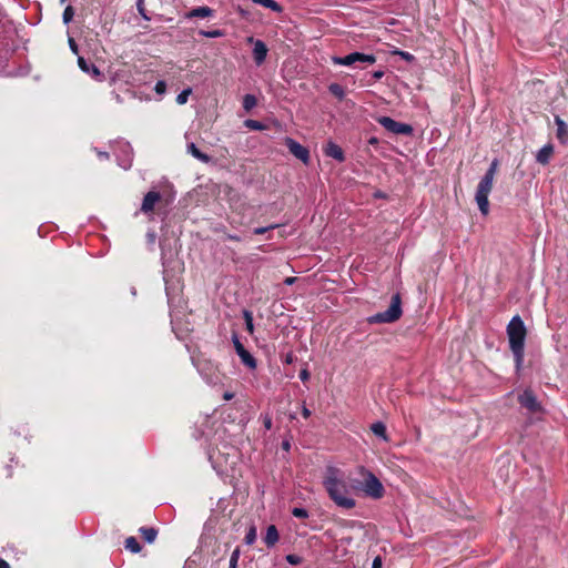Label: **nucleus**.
I'll return each mask as SVG.
<instances>
[{
    "label": "nucleus",
    "instance_id": "0eeeda50",
    "mask_svg": "<svg viewBox=\"0 0 568 568\" xmlns=\"http://www.w3.org/2000/svg\"><path fill=\"white\" fill-rule=\"evenodd\" d=\"M378 123L388 132H392L394 134L398 135H412L414 132V129L410 124L403 123L395 121L394 119L389 116H381L378 119Z\"/></svg>",
    "mask_w": 568,
    "mask_h": 568
},
{
    "label": "nucleus",
    "instance_id": "58836bf2",
    "mask_svg": "<svg viewBox=\"0 0 568 568\" xmlns=\"http://www.w3.org/2000/svg\"><path fill=\"white\" fill-rule=\"evenodd\" d=\"M275 225H271L268 227H257L254 230V234H264L266 231L274 229Z\"/></svg>",
    "mask_w": 568,
    "mask_h": 568
},
{
    "label": "nucleus",
    "instance_id": "f8f14e48",
    "mask_svg": "<svg viewBox=\"0 0 568 568\" xmlns=\"http://www.w3.org/2000/svg\"><path fill=\"white\" fill-rule=\"evenodd\" d=\"M267 47L262 40H256L253 48V58L257 65H261L267 55Z\"/></svg>",
    "mask_w": 568,
    "mask_h": 568
},
{
    "label": "nucleus",
    "instance_id": "dca6fc26",
    "mask_svg": "<svg viewBox=\"0 0 568 568\" xmlns=\"http://www.w3.org/2000/svg\"><path fill=\"white\" fill-rule=\"evenodd\" d=\"M213 13H214L213 9H211L210 7L203 6V7H197V8H194L192 10H190L186 13V18H189V19H192V18H207V17L213 16Z\"/></svg>",
    "mask_w": 568,
    "mask_h": 568
},
{
    "label": "nucleus",
    "instance_id": "aec40b11",
    "mask_svg": "<svg viewBox=\"0 0 568 568\" xmlns=\"http://www.w3.org/2000/svg\"><path fill=\"white\" fill-rule=\"evenodd\" d=\"M187 150L195 159L204 163H207L211 160V158L207 154L203 153L194 143H190L187 145Z\"/></svg>",
    "mask_w": 568,
    "mask_h": 568
},
{
    "label": "nucleus",
    "instance_id": "79ce46f5",
    "mask_svg": "<svg viewBox=\"0 0 568 568\" xmlns=\"http://www.w3.org/2000/svg\"><path fill=\"white\" fill-rule=\"evenodd\" d=\"M382 567V559L379 557H376L373 561L372 568H381Z\"/></svg>",
    "mask_w": 568,
    "mask_h": 568
},
{
    "label": "nucleus",
    "instance_id": "6ab92c4d",
    "mask_svg": "<svg viewBox=\"0 0 568 568\" xmlns=\"http://www.w3.org/2000/svg\"><path fill=\"white\" fill-rule=\"evenodd\" d=\"M371 430L373 432L374 435L381 437L383 440H385V442L389 440L387 432H386V426L382 422L372 424Z\"/></svg>",
    "mask_w": 568,
    "mask_h": 568
},
{
    "label": "nucleus",
    "instance_id": "f03ea898",
    "mask_svg": "<svg viewBox=\"0 0 568 568\" xmlns=\"http://www.w3.org/2000/svg\"><path fill=\"white\" fill-rule=\"evenodd\" d=\"M509 347L514 354L516 366L519 369L524 362L525 339L527 336L526 326L520 316H514L507 325Z\"/></svg>",
    "mask_w": 568,
    "mask_h": 568
},
{
    "label": "nucleus",
    "instance_id": "20e7f679",
    "mask_svg": "<svg viewBox=\"0 0 568 568\" xmlns=\"http://www.w3.org/2000/svg\"><path fill=\"white\" fill-rule=\"evenodd\" d=\"M402 301L399 294L392 297L389 307L369 318L371 323H393L402 316Z\"/></svg>",
    "mask_w": 568,
    "mask_h": 568
},
{
    "label": "nucleus",
    "instance_id": "5fc2aeb1",
    "mask_svg": "<svg viewBox=\"0 0 568 568\" xmlns=\"http://www.w3.org/2000/svg\"><path fill=\"white\" fill-rule=\"evenodd\" d=\"M403 55L405 57V59H409L412 57L409 53H403Z\"/></svg>",
    "mask_w": 568,
    "mask_h": 568
},
{
    "label": "nucleus",
    "instance_id": "864d4df0",
    "mask_svg": "<svg viewBox=\"0 0 568 568\" xmlns=\"http://www.w3.org/2000/svg\"><path fill=\"white\" fill-rule=\"evenodd\" d=\"M283 447H284V449H286V450H287V449L290 448V444H288V443H284V444H283Z\"/></svg>",
    "mask_w": 568,
    "mask_h": 568
},
{
    "label": "nucleus",
    "instance_id": "f704fd0d",
    "mask_svg": "<svg viewBox=\"0 0 568 568\" xmlns=\"http://www.w3.org/2000/svg\"><path fill=\"white\" fill-rule=\"evenodd\" d=\"M292 514L297 518H305L307 517V511L303 508H294Z\"/></svg>",
    "mask_w": 568,
    "mask_h": 568
},
{
    "label": "nucleus",
    "instance_id": "3c124183",
    "mask_svg": "<svg viewBox=\"0 0 568 568\" xmlns=\"http://www.w3.org/2000/svg\"><path fill=\"white\" fill-rule=\"evenodd\" d=\"M227 239H229V240H232V241H240V237H239V236H236V235H231V234H229V235H227Z\"/></svg>",
    "mask_w": 568,
    "mask_h": 568
},
{
    "label": "nucleus",
    "instance_id": "7c9ffc66",
    "mask_svg": "<svg viewBox=\"0 0 568 568\" xmlns=\"http://www.w3.org/2000/svg\"><path fill=\"white\" fill-rule=\"evenodd\" d=\"M240 548H235L231 555L230 559V568H237V562L240 559Z\"/></svg>",
    "mask_w": 568,
    "mask_h": 568
},
{
    "label": "nucleus",
    "instance_id": "e433bc0d",
    "mask_svg": "<svg viewBox=\"0 0 568 568\" xmlns=\"http://www.w3.org/2000/svg\"><path fill=\"white\" fill-rule=\"evenodd\" d=\"M202 34L207 37V38H219V37L222 36V31L213 30V31H209V32H202Z\"/></svg>",
    "mask_w": 568,
    "mask_h": 568
},
{
    "label": "nucleus",
    "instance_id": "4468645a",
    "mask_svg": "<svg viewBox=\"0 0 568 568\" xmlns=\"http://www.w3.org/2000/svg\"><path fill=\"white\" fill-rule=\"evenodd\" d=\"M78 65L83 72L90 74L94 79H100V77H102L99 68L93 63H89L83 57L78 58Z\"/></svg>",
    "mask_w": 568,
    "mask_h": 568
},
{
    "label": "nucleus",
    "instance_id": "cd10ccee",
    "mask_svg": "<svg viewBox=\"0 0 568 568\" xmlns=\"http://www.w3.org/2000/svg\"><path fill=\"white\" fill-rule=\"evenodd\" d=\"M74 17V9L71 7V6H68L64 11H63V14H62V19H63V22L65 24H68L69 22H71V20L73 19Z\"/></svg>",
    "mask_w": 568,
    "mask_h": 568
},
{
    "label": "nucleus",
    "instance_id": "6e6552de",
    "mask_svg": "<svg viewBox=\"0 0 568 568\" xmlns=\"http://www.w3.org/2000/svg\"><path fill=\"white\" fill-rule=\"evenodd\" d=\"M518 402L531 413H539L542 410L540 403L531 389H525L518 396Z\"/></svg>",
    "mask_w": 568,
    "mask_h": 568
},
{
    "label": "nucleus",
    "instance_id": "4be33fe9",
    "mask_svg": "<svg viewBox=\"0 0 568 568\" xmlns=\"http://www.w3.org/2000/svg\"><path fill=\"white\" fill-rule=\"evenodd\" d=\"M257 104V99L253 94H245L243 98V109L250 112Z\"/></svg>",
    "mask_w": 568,
    "mask_h": 568
},
{
    "label": "nucleus",
    "instance_id": "423d86ee",
    "mask_svg": "<svg viewBox=\"0 0 568 568\" xmlns=\"http://www.w3.org/2000/svg\"><path fill=\"white\" fill-rule=\"evenodd\" d=\"M493 190V180H481L477 186L475 193V201L478 205V209L483 215H488L489 213V202L488 195Z\"/></svg>",
    "mask_w": 568,
    "mask_h": 568
},
{
    "label": "nucleus",
    "instance_id": "72a5a7b5",
    "mask_svg": "<svg viewBox=\"0 0 568 568\" xmlns=\"http://www.w3.org/2000/svg\"><path fill=\"white\" fill-rule=\"evenodd\" d=\"M497 165H498V162L496 160H494L484 178H493L494 174L496 173Z\"/></svg>",
    "mask_w": 568,
    "mask_h": 568
},
{
    "label": "nucleus",
    "instance_id": "8fccbe9b",
    "mask_svg": "<svg viewBox=\"0 0 568 568\" xmlns=\"http://www.w3.org/2000/svg\"><path fill=\"white\" fill-rule=\"evenodd\" d=\"M233 396H234V395H233L232 393H225V394L223 395V398H224L225 400H230V399H232V398H233Z\"/></svg>",
    "mask_w": 568,
    "mask_h": 568
},
{
    "label": "nucleus",
    "instance_id": "ea45409f",
    "mask_svg": "<svg viewBox=\"0 0 568 568\" xmlns=\"http://www.w3.org/2000/svg\"><path fill=\"white\" fill-rule=\"evenodd\" d=\"M300 378L304 382H306L310 378V373H308L307 368H304L301 371Z\"/></svg>",
    "mask_w": 568,
    "mask_h": 568
},
{
    "label": "nucleus",
    "instance_id": "f3484780",
    "mask_svg": "<svg viewBox=\"0 0 568 568\" xmlns=\"http://www.w3.org/2000/svg\"><path fill=\"white\" fill-rule=\"evenodd\" d=\"M554 154V146L552 144L548 143L544 145L537 153V161L540 164H547L550 160V158Z\"/></svg>",
    "mask_w": 568,
    "mask_h": 568
},
{
    "label": "nucleus",
    "instance_id": "37998d69",
    "mask_svg": "<svg viewBox=\"0 0 568 568\" xmlns=\"http://www.w3.org/2000/svg\"><path fill=\"white\" fill-rule=\"evenodd\" d=\"M302 415L304 418H308L311 416V410L306 406H303Z\"/></svg>",
    "mask_w": 568,
    "mask_h": 568
},
{
    "label": "nucleus",
    "instance_id": "9b49d317",
    "mask_svg": "<svg viewBox=\"0 0 568 568\" xmlns=\"http://www.w3.org/2000/svg\"><path fill=\"white\" fill-rule=\"evenodd\" d=\"M554 120L557 126L556 138L561 144H568V124L559 115H555Z\"/></svg>",
    "mask_w": 568,
    "mask_h": 568
},
{
    "label": "nucleus",
    "instance_id": "2eb2a0df",
    "mask_svg": "<svg viewBox=\"0 0 568 568\" xmlns=\"http://www.w3.org/2000/svg\"><path fill=\"white\" fill-rule=\"evenodd\" d=\"M325 155L333 158L337 161L344 160V152L339 145L333 142H328L324 148Z\"/></svg>",
    "mask_w": 568,
    "mask_h": 568
},
{
    "label": "nucleus",
    "instance_id": "a211bd4d",
    "mask_svg": "<svg viewBox=\"0 0 568 568\" xmlns=\"http://www.w3.org/2000/svg\"><path fill=\"white\" fill-rule=\"evenodd\" d=\"M280 535L274 525L267 527L264 541L268 547H273L278 541Z\"/></svg>",
    "mask_w": 568,
    "mask_h": 568
},
{
    "label": "nucleus",
    "instance_id": "ddd939ff",
    "mask_svg": "<svg viewBox=\"0 0 568 568\" xmlns=\"http://www.w3.org/2000/svg\"><path fill=\"white\" fill-rule=\"evenodd\" d=\"M161 199V195L160 193L155 192V191H150L145 194L144 199H143V203H142V206H141V211L143 213H150L153 211L154 206H155V203L159 202Z\"/></svg>",
    "mask_w": 568,
    "mask_h": 568
},
{
    "label": "nucleus",
    "instance_id": "a19ab883",
    "mask_svg": "<svg viewBox=\"0 0 568 568\" xmlns=\"http://www.w3.org/2000/svg\"><path fill=\"white\" fill-rule=\"evenodd\" d=\"M97 155L99 156V159L101 160H108L109 159V153L108 152H102V151H98V149H94Z\"/></svg>",
    "mask_w": 568,
    "mask_h": 568
},
{
    "label": "nucleus",
    "instance_id": "9d476101",
    "mask_svg": "<svg viewBox=\"0 0 568 568\" xmlns=\"http://www.w3.org/2000/svg\"><path fill=\"white\" fill-rule=\"evenodd\" d=\"M234 346H235L236 353L240 356L241 361L250 368H255L256 362H255L254 357L244 348V346L241 344V342L237 338H234Z\"/></svg>",
    "mask_w": 568,
    "mask_h": 568
},
{
    "label": "nucleus",
    "instance_id": "de8ad7c7",
    "mask_svg": "<svg viewBox=\"0 0 568 568\" xmlns=\"http://www.w3.org/2000/svg\"><path fill=\"white\" fill-rule=\"evenodd\" d=\"M0 568H11V567L4 559L0 558Z\"/></svg>",
    "mask_w": 568,
    "mask_h": 568
},
{
    "label": "nucleus",
    "instance_id": "39448f33",
    "mask_svg": "<svg viewBox=\"0 0 568 568\" xmlns=\"http://www.w3.org/2000/svg\"><path fill=\"white\" fill-rule=\"evenodd\" d=\"M332 61L336 65H355L356 63L362 64H374L376 57L374 54H366L362 52H352L345 57H333Z\"/></svg>",
    "mask_w": 568,
    "mask_h": 568
},
{
    "label": "nucleus",
    "instance_id": "1a4fd4ad",
    "mask_svg": "<svg viewBox=\"0 0 568 568\" xmlns=\"http://www.w3.org/2000/svg\"><path fill=\"white\" fill-rule=\"evenodd\" d=\"M285 145L287 146L288 151L298 160H301L303 163H307L310 160V151L295 141L292 138L285 139Z\"/></svg>",
    "mask_w": 568,
    "mask_h": 568
},
{
    "label": "nucleus",
    "instance_id": "c9c22d12",
    "mask_svg": "<svg viewBox=\"0 0 568 568\" xmlns=\"http://www.w3.org/2000/svg\"><path fill=\"white\" fill-rule=\"evenodd\" d=\"M286 560L291 564V565H298L302 562V559L301 557L296 556V555H287L286 556Z\"/></svg>",
    "mask_w": 568,
    "mask_h": 568
},
{
    "label": "nucleus",
    "instance_id": "f257e3e1",
    "mask_svg": "<svg viewBox=\"0 0 568 568\" xmlns=\"http://www.w3.org/2000/svg\"><path fill=\"white\" fill-rule=\"evenodd\" d=\"M323 484L328 496L337 506L345 509L355 507L356 503L349 495L351 486L339 469L328 468Z\"/></svg>",
    "mask_w": 568,
    "mask_h": 568
},
{
    "label": "nucleus",
    "instance_id": "473e14b6",
    "mask_svg": "<svg viewBox=\"0 0 568 568\" xmlns=\"http://www.w3.org/2000/svg\"><path fill=\"white\" fill-rule=\"evenodd\" d=\"M154 91H155L158 94H163V93H165V91H166V83H165V81H162V80L158 81V82L155 83Z\"/></svg>",
    "mask_w": 568,
    "mask_h": 568
},
{
    "label": "nucleus",
    "instance_id": "5701e85b",
    "mask_svg": "<svg viewBox=\"0 0 568 568\" xmlns=\"http://www.w3.org/2000/svg\"><path fill=\"white\" fill-rule=\"evenodd\" d=\"M140 532L148 542H153L156 538L158 531L154 528H141Z\"/></svg>",
    "mask_w": 568,
    "mask_h": 568
},
{
    "label": "nucleus",
    "instance_id": "393cba45",
    "mask_svg": "<svg viewBox=\"0 0 568 568\" xmlns=\"http://www.w3.org/2000/svg\"><path fill=\"white\" fill-rule=\"evenodd\" d=\"M125 548L130 550L131 552H139L141 550V547L138 542V540L134 537H129L125 540Z\"/></svg>",
    "mask_w": 568,
    "mask_h": 568
},
{
    "label": "nucleus",
    "instance_id": "c85d7f7f",
    "mask_svg": "<svg viewBox=\"0 0 568 568\" xmlns=\"http://www.w3.org/2000/svg\"><path fill=\"white\" fill-rule=\"evenodd\" d=\"M255 539H256V528H255V526L252 525L248 528V531H247V534L245 536V542L247 545H252L255 541Z\"/></svg>",
    "mask_w": 568,
    "mask_h": 568
},
{
    "label": "nucleus",
    "instance_id": "a18cd8bd",
    "mask_svg": "<svg viewBox=\"0 0 568 568\" xmlns=\"http://www.w3.org/2000/svg\"><path fill=\"white\" fill-rule=\"evenodd\" d=\"M294 362V355L292 353L286 354L285 356V363L292 364Z\"/></svg>",
    "mask_w": 568,
    "mask_h": 568
},
{
    "label": "nucleus",
    "instance_id": "a878e982",
    "mask_svg": "<svg viewBox=\"0 0 568 568\" xmlns=\"http://www.w3.org/2000/svg\"><path fill=\"white\" fill-rule=\"evenodd\" d=\"M244 125H245V128L253 130V131H262L265 129V125L262 122L256 121V120H251V119L245 120Z\"/></svg>",
    "mask_w": 568,
    "mask_h": 568
},
{
    "label": "nucleus",
    "instance_id": "c756f323",
    "mask_svg": "<svg viewBox=\"0 0 568 568\" xmlns=\"http://www.w3.org/2000/svg\"><path fill=\"white\" fill-rule=\"evenodd\" d=\"M144 1L145 0H136V9L143 19L150 20V17L146 13Z\"/></svg>",
    "mask_w": 568,
    "mask_h": 568
},
{
    "label": "nucleus",
    "instance_id": "7ed1b4c3",
    "mask_svg": "<svg viewBox=\"0 0 568 568\" xmlns=\"http://www.w3.org/2000/svg\"><path fill=\"white\" fill-rule=\"evenodd\" d=\"M359 473L364 477L362 489L368 497L379 499L384 496L385 489L379 479L364 467L359 468Z\"/></svg>",
    "mask_w": 568,
    "mask_h": 568
},
{
    "label": "nucleus",
    "instance_id": "4c0bfd02",
    "mask_svg": "<svg viewBox=\"0 0 568 568\" xmlns=\"http://www.w3.org/2000/svg\"><path fill=\"white\" fill-rule=\"evenodd\" d=\"M69 45L72 52L78 54V44L73 38H69Z\"/></svg>",
    "mask_w": 568,
    "mask_h": 568
},
{
    "label": "nucleus",
    "instance_id": "bb28decb",
    "mask_svg": "<svg viewBox=\"0 0 568 568\" xmlns=\"http://www.w3.org/2000/svg\"><path fill=\"white\" fill-rule=\"evenodd\" d=\"M191 93H192L191 88L184 89L181 93L178 94L176 103L180 105L185 104L187 102V99Z\"/></svg>",
    "mask_w": 568,
    "mask_h": 568
},
{
    "label": "nucleus",
    "instance_id": "412c9836",
    "mask_svg": "<svg viewBox=\"0 0 568 568\" xmlns=\"http://www.w3.org/2000/svg\"><path fill=\"white\" fill-rule=\"evenodd\" d=\"M254 3L261 4L267 9H271L274 12H282V6L274 0H252Z\"/></svg>",
    "mask_w": 568,
    "mask_h": 568
},
{
    "label": "nucleus",
    "instance_id": "2f4dec72",
    "mask_svg": "<svg viewBox=\"0 0 568 568\" xmlns=\"http://www.w3.org/2000/svg\"><path fill=\"white\" fill-rule=\"evenodd\" d=\"M244 318H245L246 328L252 334L254 331L252 314L248 311H245Z\"/></svg>",
    "mask_w": 568,
    "mask_h": 568
},
{
    "label": "nucleus",
    "instance_id": "6e6d98bb",
    "mask_svg": "<svg viewBox=\"0 0 568 568\" xmlns=\"http://www.w3.org/2000/svg\"><path fill=\"white\" fill-rule=\"evenodd\" d=\"M554 338L556 339V342H559V336H554Z\"/></svg>",
    "mask_w": 568,
    "mask_h": 568
},
{
    "label": "nucleus",
    "instance_id": "b1692460",
    "mask_svg": "<svg viewBox=\"0 0 568 568\" xmlns=\"http://www.w3.org/2000/svg\"><path fill=\"white\" fill-rule=\"evenodd\" d=\"M328 90L329 92L336 97L337 99L339 100H343L344 99V95H345V91L343 89V87L338 83H332L329 87H328Z\"/></svg>",
    "mask_w": 568,
    "mask_h": 568
},
{
    "label": "nucleus",
    "instance_id": "49530a36",
    "mask_svg": "<svg viewBox=\"0 0 568 568\" xmlns=\"http://www.w3.org/2000/svg\"><path fill=\"white\" fill-rule=\"evenodd\" d=\"M264 426H265L267 429H270V428L272 427V420H271V418H270V417H266V418L264 419Z\"/></svg>",
    "mask_w": 568,
    "mask_h": 568
},
{
    "label": "nucleus",
    "instance_id": "09e8293b",
    "mask_svg": "<svg viewBox=\"0 0 568 568\" xmlns=\"http://www.w3.org/2000/svg\"><path fill=\"white\" fill-rule=\"evenodd\" d=\"M296 281V277H286L284 283L287 285H292Z\"/></svg>",
    "mask_w": 568,
    "mask_h": 568
},
{
    "label": "nucleus",
    "instance_id": "c03bdc74",
    "mask_svg": "<svg viewBox=\"0 0 568 568\" xmlns=\"http://www.w3.org/2000/svg\"><path fill=\"white\" fill-rule=\"evenodd\" d=\"M374 79L379 80L384 77V71L378 70L373 73Z\"/></svg>",
    "mask_w": 568,
    "mask_h": 568
},
{
    "label": "nucleus",
    "instance_id": "603ef678",
    "mask_svg": "<svg viewBox=\"0 0 568 568\" xmlns=\"http://www.w3.org/2000/svg\"><path fill=\"white\" fill-rule=\"evenodd\" d=\"M375 196H376V197H383V196H384V194H382L381 192H376V193H375Z\"/></svg>",
    "mask_w": 568,
    "mask_h": 568
}]
</instances>
